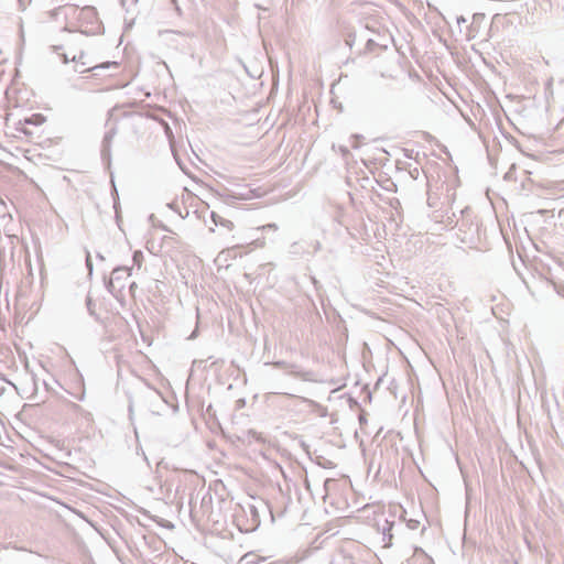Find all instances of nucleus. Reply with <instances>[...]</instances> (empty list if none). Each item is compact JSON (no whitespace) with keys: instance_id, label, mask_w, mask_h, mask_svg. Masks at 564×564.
<instances>
[{"instance_id":"9d476101","label":"nucleus","mask_w":564,"mask_h":564,"mask_svg":"<svg viewBox=\"0 0 564 564\" xmlns=\"http://www.w3.org/2000/svg\"><path fill=\"white\" fill-rule=\"evenodd\" d=\"M86 305H87V310L89 312V315L96 316L95 304L93 303V300H91V297L89 295L86 297Z\"/></svg>"},{"instance_id":"5701e85b","label":"nucleus","mask_w":564,"mask_h":564,"mask_svg":"<svg viewBox=\"0 0 564 564\" xmlns=\"http://www.w3.org/2000/svg\"><path fill=\"white\" fill-rule=\"evenodd\" d=\"M411 528H412V529H415V522H412Z\"/></svg>"},{"instance_id":"39448f33","label":"nucleus","mask_w":564,"mask_h":564,"mask_svg":"<svg viewBox=\"0 0 564 564\" xmlns=\"http://www.w3.org/2000/svg\"><path fill=\"white\" fill-rule=\"evenodd\" d=\"M393 525H394L393 522L384 520V523L381 527L382 542H383L384 546H390L391 545V540H392V536H393L392 533H391V530H392Z\"/></svg>"},{"instance_id":"f3484780","label":"nucleus","mask_w":564,"mask_h":564,"mask_svg":"<svg viewBox=\"0 0 564 564\" xmlns=\"http://www.w3.org/2000/svg\"><path fill=\"white\" fill-rule=\"evenodd\" d=\"M366 45H367V48H368L369 51H371V50H372V46L375 45L373 40L368 39V40H367V44H366Z\"/></svg>"},{"instance_id":"dca6fc26","label":"nucleus","mask_w":564,"mask_h":564,"mask_svg":"<svg viewBox=\"0 0 564 564\" xmlns=\"http://www.w3.org/2000/svg\"><path fill=\"white\" fill-rule=\"evenodd\" d=\"M273 229V230H276L278 229V226L275 224H268L265 226L262 227V229Z\"/></svg>"},{"instance_id":"423d86ee","label":"nucleus","mask_w":564,"mask_h":564,"mask_svg":"<svg viewBox=\"0 0 564 564\" xmlns=\"http://www.w3.org/2000/svg\"><path fill=\"white\" fill-rule=\"evenodd\" d=\"M72 61L75 63V72L77 73H86L88 69H79L80 65H89L90 62L86 61V54L84 52H80L78 55H73Z\"/></svg>"},{"instance_id":"f8f14e48","label":"nucleus","mask_w":564,"mask_h":564,"mask_svg":"<svg viewBox=\"0 0 564 564\" xmlns=\"http://www.w3.org/2000/svg\"><path fill=\"white\" fill-rule=\"evenodd\" d=\"M202 365H203V361H194L193 368H192V372H191V377H194L196 375V372L202 367Z\"/></svg>"},{"instance_id":"1a4fd4ad","label":"nucleus","mask_w":564,"mask_h":564,"mask_svg":"<svg viewBox=\"0 0 564 564\" xmlns=\"http://www.w3.org/2000/svg\"><path fill=\"white\" fill-rule=\"evenodd\" d=\"M132 260H133L134 265H137L138 268H141L142 260H143V253L139 250L134 251L133 256H132Z\"/></svg>"},{"instance_id":"6ab92c4d","label":"nucleus","mask_w":564,"mask_h":564,"mask_svg":"<svg viewBox=\"0 0 564 564\" xmlns=\"http://www.w3.org/2000/svg\"><path fill=\"white\" fill-rule=\"evenodd\" d=\"M466 22L465 18L464 17H459L457 18V23L460 24V23H464Z\"/></svg>"},{"instance_id":"ddd939ff","label":"nucleus","mask_w":564,"mask_h":564,"mask_svg":"<svg viewBox=\"0 0 564 564\" xmlns=\"http://www.w3.org/2000/svg\"><path fill=\"white\" fill-rule=\"evenodd\" d=\"M86 267L88 269L89 274H91L93 273V261H91V257H90L89 252L87 253V257H86Z\"/></svg>"},{"instance_id":"b1692460","label":"nucleus","mask_w":564,"mask_h":564,"mask_svg":"<svg viewBox=\"0 0 564 564\" xmlns=\"http://www.w3.org/2000/svg\"><path fill=\"white\" fill-rule=\"evenodd\" d=\"M411 528H412V529H415V522H412Z\"/></svg>"},{"instance_id":"6e6552de","label":"nucleus","mask_w":564,"mask_h":564,"mask_svg":"<svg viewBox=\"0 0 564 564\" xmlns=\"http://www.w3.org/2000/svg\"><path fill=\"white\" fill-rule=\"evenodd\" d=\"M116 134V130L115 129H111L110 131H108L105 137H104V140H102V145H104V152L109 148L110 145V142L113 138V135Z\"/></svg>"},{"instance_id":"f257e3e1","label":"nucleus","mask_w":564,"mask_h":564,"mask_svg":"<svg viewBox=\"0 0 564 564\" xmlns=\"http://www.w3.org/2000/svg\"><path fill=\"white\" fill-rule=\"evenodd\" d=\"M130 275V269L127 267H117L112 270L111 276L106 281L107 291L117 300L123 297L122 291L126 288V281Z\"/></svg>"},{"instance_id":"4468645a","label":"nucleus","mask_w":564,"mask_h":564,"mask_svg":"<svg viewBox=\"0 0 564 564\" xmlns=\"http://www.w3.org/2000/svg\"><path fill=\"white\" fill-rule=\"evenodd\" d=\"M355 40H356V35L355 34H348V36L346 39L347 45H349L351 47L354 42H355Z\"/></svg>"},{"instance_id":"412c9836","label":"nucleus","mask_w":564,"mask_h":564,"mask_svg":"<svg viewBox=\"0 0 564 564\" xmlns=\"http://www.w3.org/2000/svg\"><path fill=\"white\" fill-rule=\"evenodd\" d=\"M135 288H137V283H135V282H132V283L130 284V291L135 290Z\"/></svg>"},{"instance_id":"9b49d317","label":"nucleus","mask_w":564,"mask_h":564,"mask_svg":"<svg viewBox=\"0 0 564 564\" xmlns=\"http://www.w3.org/2000/svg\"><path fill=\"white\" fill-rule=\"evenodd\" d=\"M304 560V554L303 555H293L289 558L285 560V563L286 564H299L300 562H302Z\"/></svg>"},{"instance_id":"2eb2a0df","label":"nucleus","mask_w":564,"mask_h":564,"mask_svg":"<svg viewBox=\"0 0 564 564\" xmlns=\"http://www.w3.org/2000/svg\"><path fill=\"white\" fill-rule=\"evenodd\" d=\"M172 2H173V4H174V8H175L176 12H177L178 14H181V13H182V7H181V4H180L178 0H172Z\"/></svg>"},{"instance_id":"7ed1b4c3","label":"nucleus","mask_w":564,"mask_h":564,"mask_svg":"<svg viewBox=\"0 0 564 564\" xmlns=\"http://www.w3.org/2000/svg\"><path fill=\"white\" fill-rule=\"evenodd\" d=\"M274 367L283 369L288 375L299 378L303 381H313V373L311 371L302 370L297 365L286 361H275L272 364Z\"/></svg>"},{"instance_id":"a211bd4d","label":"nucleus","mask_w":564,"mask_h":564,"mask_svg":"<svg viewBox=\"0 0 564 564\" xmlns=\"http://www.w3.org/2000/svg\"><path fill=\"white\" fill-rule=\"evenodd\" d=\"M70 59L68 58V55L67 54H63V62L66 64L68 63Z\"/></svg>"},{"instance_id":"20e7f679","label":"nucleus","mask_w":564,"mask_h":564,"mask_svg":"<svg viewBox=\"0 0 564 564\" xmlns=\"http://www.w3.org/2000/svg\"><path fill=\"white\" fill-rule=\"evenodd\" d=\"M86 66L87 65H80L79 64V69H88V72H94V75L98 76V75H100V70H102V69L117 68L118 67V63H116V62H106V63L96 64V65H93V66H89V67H86Z\"/></svg>"},{"instance_id":"4be33fe9","label":"nucleus","mask_w":564,"mask_h":564,"mask_svg":"<svg viewBox=\"0 0 564 564\" xmlns=\"http://www.w3.org/2000/svg\"><path fill=\"white\" fill-rule=\"evenodd\" d=\"M98 258H99L100 260H104V259H105V258H104V256H102V254H100V253H98Z\"/></svg>"},{"instance_id":"f03ea898","label":"nucleus","mask_w":564,"mask_h":564,"mask_svg":"<svg viewBox=\"0 0 564 564\" xmlns=\"http://www.w3.org/2000/svg\"><path fill=\"white\" fill-rule=\"evenodd\" d=\"M223 491H225V485L223 484V481L214 480V494L219 495V511L223 514L224 520L226 521L228 517H234L232 510L235 508V505L232 502V499L229 498V495L226 494V496H224Z\"/></svg>"},{"instance_id":"aec40b11","label":"nucleus","mask_w":564,"mask_h":564,"mask_svg":"<svg viewBox=\"0 0 564 564\" xmlns=\"http://www.w3.org/2000/svg\"><path fill=\"white\" fill-rule=\"evenodd\" d=\"M210 412H212V404H208V405L206 406V414H208V415H209V414H210Z\"/></svg>"},{"instance_id":"0eeeda50","label":"nucleus","mask_w":564,"mask_h":564,"mask_svg":"<svg viewBox=\"0 0 564 564\" xmlns=\"http://www.w3.org/2000/svg\"><path fill=\"white\" fill-rule=\"evenodd\" d=\"M213 221H214V226L221 227V228L226 229L228 232H230L234 228V224L231 220L225 219L215 213H214Z\"/></svg>"}]
</instances>
